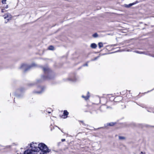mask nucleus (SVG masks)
I'll return each instance as SVG.
<instances>
[{"instance_id": "obj_1", "label": "nucleus", "mask_w": 154, "mask_h": 154, "mask_svg": "<svg viewBox=\"0 0 154 154\" xmlns=\"http://www.w3.org/2000/svg\"><path fill=\"white\" fill-rule=\"evenodd\" d=\"M43 70L44 75H42L41 79L43 80L52 79L54 77V74L52 71L48 67H43L40 66Z\"/></svg>"}, {"instance_id": "obj_2", "label": "nucleus", "mask_w": 154, "mask_h": 154, "mask_svg": "<svg viewBox=\"0 0 154 154\" xmlns=\"http://www.w3.org/2000/svg\"><path fill=\"white\" fill-rule=\"evenodd\" d=\"M37 143L34 144L33 142L31 143L30 147L31 149H27L25 151L23 154H37V152H38V151H36L38 148Z\"/></svg>"}, {"instance_id": "obj_3", "label": "nucleus", "mask_w": 154, "mask_h": 154, "mask_svg": "<svg viewBox=\"0 0 154 154\" xmlns=\"http://www.w3.org/2000/svg\"><path fill=\"white\" fill-rule=\"evenodd\" d=\"M38 148H37V150L36 151H38V152L41 150L40 152H49L51 150L48 149L47 146L44 143H41L38 145Z\"/></svg>"}, {"instance_id": "obj_4", "label": "nucleus", "mask_w": 154, "mask_h": 154, "mask_svg": "<svg viewBox=\"0 0 154 154\" xmlns=\"http://www.w3.org/2000/svg\"><path fill=\"white\" fill-rule=\"evenodd\" d=\"M36 65L35 63H32L30 65L26 64H23L20 67V69H22L24 72H25L29 70L32 67L35 66Z\"/></svg>"}, {"instance_id": "obj_5", "label": "nucleus", "mask_w": 154, "mask_h": 154, "mask_svg": "<svg viewBox=\"0 0 154 154\" xmlns=\"http://www.w3.org/2000/svg\"><path fill=\"white\" fill-rule=\"evenodd\" d=\"M116 124V122H113L107 123V124L105 125L104 127H105V128H107V126H113V125H114Z\"/></svg>"}, {"instance_id": "obj_6", "label": "nucleus", "mask_w": 154, "mask_h": 154, "mask_svg": "<svg viewBox=\"0 0 154 154\" xmlns=\"http://www.w3.org/2000/svg\"><path fill=\"white\" fill-rule=\"evenodd\" d=\"M38 88H40L41 89V90L40 91H33V92L34 93H36L37 94H40L43 92V90H44V89L43 87H38Z\"/></svg>"}, {"instance_id": "obj_7", "label": "nucleus", "mask_w": 154, "mask_h": 154, "mask_svg": "<svg viewBox=\"0 0 154 154\" xmlns=\"http://www.w3.org/2000/svg\"><path fill=\"white\" fill-rule=\"evenodd\" d=\"M4 16V18L5 19L8 18L7 19L8 20L9 19H10L11 18V16L9 14L5 15Z\"/></svg>"}, {"instance_id": "obj_8", "label": "nucleus", "mask_w": 154, "mask_h": 154, "mask_svg": "<svg viewBox=\"0 0 154 154\" xmlns=\"http://www.w3.org/2000/svg\"><path fill=\"white\" fill-rule=\"evenodd\" d=\"M68 80L69 81H71L72 82H75L77 81V79L75 77L73 79L69 78L68 79Z\"/></svg>"}, {"instance_id": "obj_9", "label": "nucleus", "mask_w": 154, "mask_h": 154, "mask_svg": "<svg viewBox=\"0 0 154 154\" xmlns=\"http://www.w3.org/2000/svg\"><path fill=\"white\" fill-rule=\"evenodd\" d=\"M63 116L65 117H64V118H66L67 117V116L69 114V112L66 110H64L63 112Z\"/></svg>"}, {"instance_id": "obj_10", "label": "nucleus", "mask_w": 154, "mask_h": 154, "mask_svg": "<svg viewBox=\"0 0 154 154\" xmlns=\"http://www.w3.org/2000/svg\"><path fill=\"white\" fill-rule=\"evenodd\" d=\"M133 4L132 3L129 4L128 5L125 4L124 5V7L126 8H129L131 6L133 5Z\"/></svg>"}, {"instance_id": "obj_11", "label": "nucleus", "mask_w": 154, "mask_h": 154, "mask_svg": "<svg viewBox=\"0 0 154 154\" xmlns=\"http://www.w3.org/2000/svg\"><path fill=\"white\" fill-rule=\"evenodd\" d=\"M91 47L92 48H95L97 47V45L94 43H92Z\"/></svg>"}, {"instance_id": "obj_12", "label": "nucleus", "mask_w": 154, "mask_h": 154, "mask_svg": "<svg viewBox=\"0 0 154 154\" xmlns=\"http://www.w3.org/2000/svg\"><path fill=\"white\" fill-rule=\"evenodd\" d=\"M82 97L83 98H84L85 99V100H87L89 99V98L90 97V96L89 95H87L86 96H85L83 95H82Z\"/></svg>"}, {"instance_id": "obj_13", "label": "nucleus", "mask_w": 154, "mask_h": 154, "mask_svg": "<svg viewBox=\"0 0 154 154\" xmlns=\"http://www.w3.org/2000/svg\"><path fill=\"white\" fill-rule=\"evenodd\" d=\"M98 45L100 48L101 47H102L103 46L102 43L101 42H99L98 43Z\"/></svg>"}, {"instance_id": "obj_14", "label": "nucleus", "mask_w": 154, "mask_h": 154, "mask_svg": "<svg viewBox=\"0 0 154 154\" xmlns=\"http://www.w3.org/2000/svg\"><path fill=\"white\" fill-rule=\"evenodd\" d=\"M92 36L94 38H96L98 37V35L97 33H95L92 35Z\"/></svg>"}, {"instance_id": "obj_15", "label": "nucleus", "mask_w": 154, "mask_h": 154, "mask_svg": "<svg viewBox=\"0 0 154 154\" xmlns=\"http://www.w3.org/2000/svg\"><path fill=\"white\" fill-rule=\"evenodd\" d=\"M119 138L120 140H123L125 139V137L121 136H119Z\"/></svg>"}, {"instance_id": "obj_16", "label": "nucleus", "mask_w": 154, "mask_h": 154, "mask_svg": "<svg viewBox=\"0 0 154 154\" xmlns=\"http://www.w3.org/2000/svg\"><path fill=\"white\" fill-rule=\"evenodd\" d=\"M48 49L49 50H53L54 49V47L52 45H50Z\"/></svg>"}, {"instance_id": "obj_17", "label": "nucleus", "mask_w": 154, "mask_h": 154, "mask_svg": "<svg viewBox=\"0 0 154 154\" xmlns=\"http://www.w3.org/2000/svg\"><path fill=\"white\" fill-rule=\"evenodd\" d=\"M79 121V122H81L83 125H84V126H88V125H87V124H85L84 123V122L83 121Z\"/></svg>"}, {"instance_id": "obj_18", "label": "nucleus", "mask_w": 154, "mask_h": 154, "mask_svg": "<svg viewBox=\"0 0 154 154\" xmlns=\"http://www.w3.org/2000/svg\"><path fill=\"white\" fill-rule=\"evenodd\" d=\"M136 52L138 54H145V52H140L139 51H137Z\"/></svg>"}, {"instance_id": "obj_19", "label": "nucleus", "mask_w": 154, "mask_h": 154, "mask_svg": "<svg viewBox=\"0 0 154 154\" xmlns=\"http://www.w3.org/2000/svg\"><path fill=\"white\" fill-rule=\"evenodd\" d=\"M25 90L24 88H20L19 89V91H20V92H23L24 90Z\"/></svg>"}, {"instance_id": "obj_20", "label": "nucleus", "mask_w": 154, "mask_h": 154, "mask_svg": "<svg viewBox=\"0 0 154 154\" xmlns=\"http://www.w3.org/2000/svg\"><path fill=\"white\" fill-rule=\"evenodd\" d=\"M6 0H2V3L3 4H5L6 3Z\"/></svg>"}, {"instance_id": "obj_21", "label": "nucleus", "mask_w": 154, "mask_h": 154, "mask_svg": "<svg viewBox=\"0 0 154 154\" xmlns=\"http://www.w3.org/2000/svg\"><path fill=\"white\" fill-rule=\"evenodd\" d=\"M42 82V80L41 79H39L37 80V82L38 83H40Z\"/></svg>"}, {"instance_id": "obj_22", "label": "nucleus", "mask_w": 154, "mask_h": 154, "mask_svg": "<svg viewBox=\"0 0 154 154\" xmlns=\"http://www.w3.org/2000/svg\"><path fill=\"white\" fill-rule=\"evenodd\" d=\"M138 3V1H136V2H134L132 3H133V4H133V5H135V4H137V3Z\"/></svg>"}, {"instance_id": "obj_23", "label": "nucleus", "mask_w": 154, "mask_h": 154, "mask_svg": "<svg viewBox=\"0 0 154 154\" xmlns=\"http://www.w3.org/2000/svg\"><path fill=\"white\" fill-rule=\"evenodd\" d=\"M88 66V64L87 63H86L85 64H84L83 65V66Z\"/></svg>"}, {"instance_id": "obj_24", "label": "nucleus", "mask_w": 154, "mask_h": 154, "mask_svg": "<svg viewBox=\"0 0 154 154\" xmlns=\"http://www.w3.org/2000/svg\"><path fill=\"white\" fill-rule=\"evenodd\" d=\"M20 95H16V97L17 98H19L20 97Z\"/></svg>"}, {"instance_id": "obj_25", "label": "nucleus", "mask_w": 154, "mask_h": 154, "mask_svg": "<svg viewBox=\"0 0 154 154\" xmlns=\"http://www.w3.org/2000/svg\"><path fill=\"white\" fill-rule=\"evenodd\" d=\"M65 140H66L65 139H61V141L62 142L65 141Z\"/></svg>"}, {"instance_id": "obj_26", "label": "nucleus", "mask_w": 154, "mask_h": 154, "mask_svg": "<svg viewBox=\"0 0 154 154\" xmlns=\"http://www.w3.org/2000/svg\"><path fill=\"white\" fill-rule=\"evenodd\" d=\"M98 57H95V58H94V59L93 60H96L97 59V58H98Z\"/></svg>"}, {"instance_id": "obj_27", "label": "nucleus", "mask_w": 154, "mask_h": 154, "mask_svg": "<svg viewBox=\"0 0 154 154\" xmlns=\"http://www.w3.org/2000/svg\"><path fill=\"white\" fill-rule=\"evenodd\" d=\"M8 5H6V6H5V8H8Z\"/></svg>"}, {"instance_id": "obj_28", "label": "nucleus", "mask_w": 154, "mask_h": 154, "mask_svg": "<svg viewBox=\"0 0 154 154\" xmlns=\"http://www.w3.org/2000/svg\"><path fill=\"white\" fill-rule=\"evenodd\" d=\"M140 154H146L145 153H143L142 152H140Z\"/></svg>"}, {"instance_id": "obj_29", "label": "nucleus", "mask_w": 154, "mask_h": 154, "mask_svg": "<svg viewBox=\"0 0 154 154\" xmlns=\"http://www.w3.org/2000/svg\"><path fill=\"white\" fill-rule=\"evenodd\" d=\"M154 90V88L153 89H152V90H150V91H148V92H149L150 91H152V90Z\"/></svg>"}, {"instance_id": "obj_30", "label": "nucleus", "mask_w": 154, "mask_h": 154, "mask_svg": "<svg viewBox=\"0 0 154 154\" xmlns=\"http://www.w3.org/2000/svg\"><path fill=\"white\" fill-rule=\"evenodd\" d=\"M48 112V113H51V111H48L47 112Z\"/></svg>"}, {"instance_id": "obj_31", "label": "nucleus", "mask_w": 154, "mask_h": 154, "mask_svg": "<svg viewBox=\"0 0 154 154\" xmlns=\"http://www.w3.org/2000/svg\"><path fill=\"white\" fill-rule=\"evenodd\" d=\"M34 84H30V85H33Z\"/></svg>"}, {"instance_id": "obj_32", "label": "nucleus", "mask_w": 154, "mask_h": 154, "mask_svg": "<svg viewBox=\"0 0 154 154\" xmlns=\"http://www.w3.org/2000/svg\"><path fill=\"white\" fill-rule=\"evenodd\" d=\"M89 92H88L87 93V95H89Z\"/></svg>"}, {"instance_id": "obj_33", "label": "nucleus", "mask_w": 154, "mask_h": 154, "mask_svg": "<svg viewBox=\"0 0 154 154\" xmlns=\"http://www.w3.org/2000/svg\"><path fill=\"white\" fill-rule=\"evenodd\" d=\"M2 12H3V10H2Z\"/></svg>"}, {"instance_id": "obj_34", "label": "nucleus", "mask_w": 154, "mask_h": 154, "mask_svg": "<svg viewBox=\"0 0 154 154\" xmlns=\"http://www.w3.org/2000/svg\"><path fill=\"white\" fill-rule=\"evenodd\" d=\"M116 45H114V46H115Z\"/></svg>"}, {"instance_id": "obj_35", "label": "nucleus", "mask_w": 154, "mask_h": 154, "mask_svg": "<svg viewBox=\"0 0 154 154\" xmlns=\"http://www.w3.org/2000/svg\"><path fill=\"white\" fill-rule=\"evenodd\" d=\"M52 129L51 128V131H52Z\"/></svg>"}, {"instance_id": "obj_36", "label": "nucleus", "mask_w": 154, "mask_h": 154, "mask_svg": "<svg viewBox=\"0 0 154 154\" xmlns=\"http://www.w3.org/2000/svg\"><path fill=\"white\" fill-rule=\"evenodd\" d=\"M152 127H154V126H152Z\"/></svg>"}, {"instance_id": "obj_37", "label": "nucleus", "mask_w": 154, "mask_h": 154, "mask_svg": "<svg viewBox=\"0 0 154 154\" xmlns=\"http://www.w3.org/2000/svg\"><path fill=\"white\" fill-rule=\"evenodd\" d=\"M20 154H22L21 153Z\"/></svg>"}]
</instances>
